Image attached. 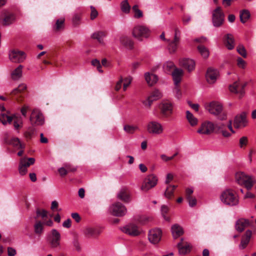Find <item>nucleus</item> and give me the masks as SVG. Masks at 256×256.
I'll list each match as a JSON object with an SVG mask.
<instances>
[{
    "instance_id": "1",
    "label": "nucleus",
    "mask_w": 256,
    "mask_h": 256,
    "mask_svg": "<svg viewBox=\"0 0 256 256\" xmlns=\"http://www.w3.org/2000/svg\"><path fill=\"white\" fill-rule=\"evenodd\" d=\"M220 199L224 204L230 206H236L239 202L236 193L230 188L226 189L222 192Z\"/></svg>"
},
{
    "instance_id": "2",
    "label": "nucleus",
    "mask_w": 256,
    "mask_h": 256,
    "mask_svg": "<svg viewBox=\"0 0 256 256\" xmlns=\"http://www.w3.org/2000/svg\"><path fill=\"white\" fill-rule=\"evenodd\" d=\"M223 126V124L215 125L212 122L206 120L201 124L200 128L197 130V132L200 134L208 136L212 134L215 130H221Z\"/></svg>"
},
{
    "instance_id": "3",
    "label": "nucleus",
    "mask_w": 256,
    "mask_h": 256,
    "mask_svg": "<svg viewBox=\"0 0 256 256\" xmlns=\"http://www.w3.org/2000/svg\"><path fill=\"white\" fill-rule=\"evenodd\" d=\"M236 180L239 184L244 186L248 190L252 188L254 182L252 176L247 175L242 172L236 174Z\"/></svg>"
},
{
    "instance_id": "4",
    "label": "nucleus",
    "mask_w": 256,
    "mask_h": 256,
    "mask_svg": "<svg viewBox=\"0 0 256 256\" xmlns=\"http://www.w3.org/2000/svg\"><path fill=\"white\" fill-rule=\"evenodd\" d=\"M174 40L168 41V49L170 54L174 53L176 51L180 40L181 32L177 26L174 27Z\"/></svg>"
},
{
    "instance_id": "5",
    "label": "nucleus",
    "mask_w": 256,
    "mask_h": 256,
    "mask_svg": "<svg viewBox=\"0 0 256 256\" xmlns=\"http://www.w3.org/2000/svg\"><path fill=\"white\" fill-rule=\"evenodd\" d=\"M146 130L150 134L160 135L163 132L164 128L162 124L158 122L152 120L147 124Z\"/></svg>"
},
{
    "instance_id": "6",
    "label": "nucleus",
    "mask_w": 256,
    "mask_h": 256,
    "mask_svg": "<svg viewBox=\"0 0 256 256\" xmlns=\"http://www.w3.org/2000/svg\"><path fill=\"white\" fill-rule=\"evenodd\" d=\"M150 34V30L144 26H136L132 30L133 36L139 40H142L143 38H148Z\"/></svg>"
},
{
    "instance_id": "7",
    "label": "nucleus",
    "mask_w": 256,
    "mask_h": 256,
    "mask_svg": "<svg viewBox=\"0 0 256 256\" xmlns=\"http://www.w3.org/2000/svg\"><path fill=\"white\" fill-rule=\"evenodd\" d=\"M30 120L32 125L41 126L44 124V118L42 112L38 109H34Z\"/></svg>"
},
{
    "instance_id": "8",
    "label": "nucleus",
    "mask_w": 256,
    "mask_h": 256,
    "mask_svg": "<svg viewBox=\"0 0 256 256\" xmlns=\"http://www.w3.org/2000/svg\"><path fill=\"white\" fill-rule=\"evenodd\" d=\"M110 210L111 214L116 216H122L127 212L126 206L120 202L114 203L110 206Z\"/></svg>"
},
{
    "instance_id": "9",
    "label": "nucleus",
    "mask_w": 256,
    "mask_h": 256,
    "mask_svg": "<svg viewBox=\"0 0 256 256\" xmlns=\"http://www.w3.org/2000/svg\"><path fill=\"white\" fill-rule=\"evenodd\" d=\"M158 180L157 177L154 174L148 176L144 180L141 186L142 190L144 192L148 191L156 185Z\"/></svg>"
},
{
    "instance_id": "10",
    "label": "nucleus",
    "mask_w": 256,
    "mask_h": 256,
    "mask_svg": "<svg viewBox=\"0 0 256 256\" xmlns=\"http://www.w3.org/2000/svg\"><path fill=\"white\" fill-rule=\"evenodd\" d=\"M48 240L51 248H60V234L56 229H52L51 234L48 237Z\"/></svg>"
},
{
    "instance_id": "11",
    "label": "nucleus",
    "mask_w": 256,
    "mask_h": 256,
    "mask_svg": "<svg viewBox=\"0 0 256 256\" xmlns=\"http://www.w3.org/2000/svg\"><path fill=\"white\" fill-rule=\"evenodd\" d=\"M224 21V14L220 7L216 8L212 12V22L216 27L221 26Z\"/></svg>"
},
{
    "instance_id": "12",
    "label": "nucleus",
    "mask_w": 256,
    "mask_h": 256,
    "mask_svg": "<svg viewBox=\"0 0 256 256\" xmlns=\"http://www.w3.org/2000/svg\"><path fill=\"white\" fill-rule=\"evenodd\" d=\"M247 113L243 112L237 114L234 120V126L236 128H242L246 126L248 124Z\"/></svg>"
},
{
    "instance_id": "13",
    "label": "nucleus",
    "mask_w": 256,
    "mask_h": 256,
    "mask_svg": "<svg viewBox=\"0 0 256 256\" xmlns=\"http://www.w3.org/2000/svg\"><path fill=\"white\" fill-rule=\"evenodd\" d=\"M9 58L13 62L20 63L25 60L26 54L22 51L12 50L9 54Z\"/></svg>"
},
{
    "instance_id": "14",
    "label": "nucleus",
    "mask_w": 256,
    "mask_h": 256,
    "mask_svg": "<svg viewBox=\"0 0 256 256\" xmlns=\"http://www.w3.org/2000/svg\"><path fill=\"white\" fill-rule=\"evenodd\" d=\"M162 232L160 229L154 228L149 231L148 238L152 244H157L161 239Z\"/></svg>"
},
{
    "instance_id": "15",
    "label": "nucleus",
    "mask_w": 256,
    "mask_h": 256,
    "mask_svg": "<svg viewBox=\"0 0 256 256\" xmlns=\"http://www.w3.org/2000/svg\"><path fill=\"white\" fill-rule=\"evenodd\" d=\"M252 224V220L242 218L236 222L235 228L238 232H242L246 228L251 226Z\"/></svg>"
},
{
    "instance_id": "16",
    "label": "nucleus",
    "mask_w": 256,
    "mask_h": 256,
    "mask_svg": "<svg viewBox=\"0 0 256 256\" xmlns=\"http://www.w3.org/2000/svg\"><path fill=\"white\" fill-rule=\"evenodd\" d=\"M121 230L124 232L132 236H137L140 234V232L138 230V226L132 224H130L124 226Z\"/></svg>"
},
{
    "instance_id": "17",
    "label": "nucleus",
    "mask_w": 256,
    "mask_h": 256,
    "mask_svg": "<svg viewBox=\"0 0 256 256\" xmlns=\"http://www.w3.org/2000/svg\"><path fill=\"white\" fill-rule=\"evenodd\" d=\"M207 109L210 114L217 116L222 112V106L219 102H212L210 104Z\"/></svg>"
},
{
    "instance_id": "18",
    "label": "nucleus",
    "mask_w": 256,
    "mask_h": 256,
    "mask_svg": "<svg viewBox=\"0 0 256 256\" xmlns=\"http://www.w3.org/2000/svg\"><path fill=\"white\" fill-rule=\"evenodd\" d=\"M117 197L124 202H129L130 201V193L129 189L126 187L122 188L118 194Z\"/></svg>"
},
{
    "instance_id": "19",
    "label": "nucleus",
    "mask_w": 256,
    "mask_h": 256,
    "mask_svg": "<svg viewBox=\"0 0 256 256\" xmlns=\"http://www.w3.org/2000/svg\"><path fill=\"white\" fill-rule=\"evenodd\" d=\"M246 84H240L239 82H235L229 86L230 90L235 94H240L242 96L244 94V88Z\"/></svg>"
},
{
    "instance_id": "20",
    "label": "nucleus",
    "mask_w": 256,
    "mask_h": 256,
    "mask_svg": "<svg viewBox=\"0 0 256 256\" xmlns=\"http://www.w3.org/2000/svg\"><path fill=\"white\" fill-rule=\"evenodd\" d=\"M178 248L180 254H186L190 252L192 247L190 244L184 241L182 238L180 242L178 244Z\"/></svg>"
},
{
    "instance_id": "21",
    "label": "nucleus",
    "mask_w": 256,
    "mask_h": 256,
    "mask_svg": "<svg viewBox=\"0 0 256 256\" xmlns=\"http://www.w3.org/2000/svg\"><path fill=\"white\" fill-rule=\"evenodd\" d=\"M218 74V72L216 70L212 68H208L206 74V79L209 84H214L216 81Z\"/></svg>"
},
{
    "instance_id": "22",
    "label": "nucleus",
    "mask_w": 256,
    "mask_h": 256,
    "mask_svg": "<svg viewBox=\"0 0 256 256\" xmlns=\"http://www.w3.org/2000/svg\"><path fill=\"white\" fill-rule=\"evenodd\" d=\"M252 236V232L250 230H247L245 234L242 236L239 248L244 250L248 245Z\"/></svg>"
},
{
    "instance_id": "23",
    "label": "nucleus",
    "mask_w": 256,
    "mask_h": 256,
    "mask_svg": "<svg viewBox=\"0 0 256 256\" xmlns=\"http://www.w3.org/2000/svg\"><path fill=\"white\" fill-rule=\"evenodd\" d=\"M180 65L187 69L188 72L193 70L195 68V62L191 59L182 58L179 61Z\"/></svg>"
},
{
    "instance_id": "24",
    "label": "nucleus",
    "mask_w": 256,
    "mask_h": 256,
    "mask_svg": "<svg viewBox=\"0 0 256 256\" xmlns=\"http://www.w3.org/2000/svg\"><path fill=\"white\" fill-rule=\"evenodd\" d=\"M162 114L165 117L170 116L172 112V106L170 103L162 102L160 106Z\"/></svg>"
},
{
    "instance_id": "25",
    "label": "nucleus",
    "mask_w": 256,
    "mask_h": 256,
    "mask_svg": "<svg viewBox=\"0 0 256 256\" xmlns=\"http://www.w3.org/2000/svg\"><path fill=\"white\" fill-rule=\"evenodd\" d=\"M184 72L182 69L176 68L172 73V76L174 84L178 86L182 80V77Z\"/></svg>"
},
{
    "instance_id": "26",
    "label": "nucleus",
    "mask_w": 256,
    "mask_h": 256,
    "mask_svg": "<svg viewBox=\"0 0 256 256\" xmlns=\"http://www.w3.org/2000/svg\"><path fill=\"white\" fill-rule=\"evenodd\" d=\"M224 42L228 49L231 50L234 48L235 43L234 36L230 34H227L224 36Z\"/></svg>"
},
{
    "instance_id": "27",
    "label": "nucleus",
    "mask_w": 256,
    "mask_h": 256,
    "mask_svg": "<svg viewBox=\"0 0 256 256\" xmlns=\"http://www.w3.org/2000/svg\"><path fill=\"white\" fill-rule=\"evenodd\" d=\"M172 232L173 238L176 239L181 236L184 234V230L178 224H175L172 226Z\"/></svg>"
},
{
    "instance_id": "28",
    "label": "nucleus",
    "mask_w": 256,
    "mask_h": 256,
    "mask_svg": "<svg viewBox=\"0 0 256 256\" xmlns=\"http://www.w3.org/2000/svg\"><path fill=\"white\" fill-rule=\"evenodd\" d=\"M64 22L65 19L64 18L58 19L52 26L54 31L58 32L64 30Z\"/></svg>"
},
{
    "instance_id": "29",
    "label": "nucleus",
    "mask_w": 256,
    "mask_h": 256,
    "mask_svg": "<svg viewBox=\"0 0 256 256\" xmlns=\"http://www.w3.org/2000/svg\"><path fill=\"white\" fill-rule=\"evenodd\" d=\"M14 126L18 131L23 126V120L19 114H14Z\"/></svg>"
},
{
    "instance_id": "30",
    "label": "nucleus",
    "mask_w": 256,
    "mask_h": 256,
    "mask_svg": "<svg viewBox=\"0 0 256 256\" xmlns=\"http://www.w3.org/2000/svg\"><path fill=\"white\" fill-rule=\"evenodd\" d=\"M145 79L149 86H152L158 80V78L156 74L146 72L144 74Z\"/></svg>"
},
{
    "instance_id": "31",
    "label": "nucleus",
    "mask_w": 256,
    "mask_h": 256,
    "mask_svg": "<svg viewBox=\"0 0 256 256\" xmlns=\"http://www.w3.org/2000/svg\"><path fill=\"white\" fill-rule=\"evenodd\" d=\"M23 66L19 65L11 73L12 78L14 80H18L22 76V70Z\"/></svg>"
},
{
    "instance_id": "32",
    "label": "nucleus",
    "mask_w": 256,
    "mask_h": 256,
    "mask_svg": "<svg viewBox=\"0 0 256 256\" xmlns=\"http://www.w3.org/2000/svg\"><path fill=\"white\" fill-rule=\"evenodd\" d=\"M15 20V15L12 13H8L5 14L3 18L2 24L5 26H8L12 24Z\"/></svg>"
},
{
    "instance_id": "33",
    "label": "nucleus",
    "mask_w": 256,
    "mask_h": 256,
    "mask_svg": "<svg viewBox=\"0 0 256 256\" xmlns=\"http://www.w3.org/2000/svg\"><path fill=\"white\" fill-rule=\"evenodd\" d=\"M9 144L12 145L14 147L18 149H24L25 148V144H22L18 138H12L10 140Z\"/></svg>"
},
{
    "instance_id": "34",
    "label": "nucleus",
    "mask_w": 256,
    "mask_h": 256,
    "mask_svg": "<svg viewBox=\"0 0 256 256\" xmlns=\"http://www.w3.org/2000/svg\"><path fill=\"white\" fill-rule=\"evenodd\" d=\"M106 36V32L104 31H98L94 32L92 38L94 39L97 40L100 43L103 42V38Z\"/></svg>"
},
{
    "instance_id": "35",
    "label": "nucleus",
    "mask_w": 256,
    "mask_h": 256,
    "mask_svg": "<svg viewBox=\"0 0 256 256\" xmlns=\"http://www.w3.org/2000/svg\"><path fill=\"white\" fill-rule=\"evenodd\" d=\"M250 16V12L247 10H243L240 12V22L244 24L248 21Z\"/></svg>"
},
{
    "instance_id": "36",
    "label": "nucleus",
    "mask_w": 256,
    "mask_h": 256,
    "mask_svg": "<svg viewBox=\"0 0 256 256\" xmlns=\"http://www.w3.org/2000/svg\"><path fill=\"white\" fill-rule=\"evenodd\" d=\"M34 162L35 159L34 158H23L20 160V164L27 168L30 165L34 164Z\"/></svg>"
},
{
    "instance_id": "37",
    "label": "nucleus",
    "mask_w": 256,
    "mask_h": 256,
    "mask_svg": "<svg viewBox=\"0 0 256 256\" xmlns=\"http://www.w3.org/2000/svg\"><path fill=\"white\" fill-rule=\"evenodd\" d=\"M186 118L190 123V124L192 126H194L197 125L198 122V119L194 116V115L190 113L189 111H186Z\"/></svg>"
},
{
    "instance_id": "38",
    "label": "nucleus",
    "mask_w": 256,
    "mask_h": 256,
    "mask_svg": "<svg viewBox=\"0 0 256 256\" xmlns=\"http://www.w3.org/2000/svg\"><path fill=\"white\" fill-rule=\"evenodd\" d=\"M36 129L33 126H30L24 133L25 138L27 139H31L34 135Z\"/></svg>"
},
{
    "instance_id": "39",
    "label": "nucleus",
    "mask_w": 256,
    "mask_h": 256,
    "mask_svg": "<svg viewBox=\"0 0 256 256\" xmlns=\"http://www.w3.org/2000/svg\"><path fill=\"white\" fill-rule=\"evenodd\" d=\"M120 9L125 14H128L130 12V6L127 0H123L120 3Z\"/></svg>"
},
{
    "instance_id": "40",
    "label": "nucleus",
    "mask_w": 256,
    "mask_h": 256,
    "mask_svg": "<svg viewBox=\"0 0 256 256\" xmlns=\"http://www.w3.org/2000/svg\"><path fill=\"white\" fill-rule=\"evenodd\" d=\"M43 224L40 221H37L34 225V232L40 235L43 232Z\"/></svg>"
},
{
    "instance_id": "41",
    "label": "nucleus",
    "mask_w": 256,
    "mask_h": 256,
    "mask_svg": "<svg viewBox=\"0 0 256 256\" xmlns=\"http://www.w3.org/2000/svg\"><path fill=\"white\" fill-rule=\"evenodd\" d=\"M132 10L134 12V18H140L143 16V12L139 9L137 4H135L132 7Z\"/></svg>"
},
{
    "instance_id": "42",
    "label": "nucleus",
    "mask_w": 256,
    "mask_h": 256,
    "mask_svg": "<svg viewBox=\"0 0 256 256\" xmlns=\"http://www.w3.org/2000/svg\"><path fill=\"white\" fill-rule=\"evenodd\" d=\"M176 188V186H174V185L168 186L167 187V188L166 190L165 193H164V195H165L166 197L167 198H171L173 196L174 190H175V188Z\"/></svg>"
},
{
    "instance_id": "43",
    "label": "nucleus",
    "mask_w": 256,
    "mask_h": 256,
    "mask_svg": "<svg viewBox=\"0 0 256 256\" xmlns=\"http://www.w3.org/2000/svg\"><path fill=\"white\" fill-rule=\"evenodd\" d=\"M198 49L199 52L200 54L204 58H208L209 56V51L207 48H206L203 45H200L198 46Z\"/></svg>"
},
{
    "instance_id": "44",
    "label": "nucleus",
    "mask_w": 256,
    "mask_h": 256,
    "mask_svg": "<svg viewBox=\"0 0 256 256\" xmlns=\"http://www.w3.org/2000/svg\"><path fill=\"white\" fill-rule=\"evenodd\" d=\"M26 88V86L24 84H22L14 88L10 93V94L16 95L18 93H21Z\"/></svg>"
},
{
    "instance_id": "45",
    "label": "nucleus",
    "mask_w": 256,
    "mask_h": 256,
    "mask_svg": "<svg viewBox=\"0 0 256 256\" xmlns=\"http://www.w3.org/2000/svg\"><path fill=\"white\" fill-rule=\"evenodd\" d=\"M120 42L122 44L130 48H132L133 47V42L127 37L121 38Z\"/></svg>"
},
{
    "instance_id": "46",
    "label": "nucleus",
    "mask_w": 256,
    "mask_h": 256,
    "mask_svg": "<svg viewBox=\"0 0 256 256\" xmlns=\"http://www.w3.org/2000/svg\"><path fill=\"white\" fill-rule=\"evenodd\" d=\"M138 128L137 126H131L128 124L125 125L124 127V130L127 133L130 134H134V132Z\"/></svg>"
},
{
    "instance_id": "47",
    "label": "nucleus",
    "mask_w": 256,
    "mask_h": 256,
    "mask_svg": "<svg viewBox=\"0 0 256 256\" xmlns=\"http://www.w3.org/2000/svg\"><path fill=\"white\" fill-rule=\"evenodd\" d=\"M90 19L92 20L96 19L98 16V13L96 8L92 6H90Z\"/></svg>"
},
{
    "instance_id": "48",
    "label": "nucleus",
    "mask_w": 256,
    "mask_h": 256,
    "mask_svg": "<svg viewBox=\"0 0 256 256\" xmlns=\"http://www.w3.org/2000/svg\"><path fill=\"white\" fill-rule=\"evenodd\" d=\"M237 52H238L240 54L242 57L246 58L247 56L246 50L242 45H239L237 47Z\"/></svg>"
},
{
    "instance_id": "49",
    "label": "nucleus",
    "mask_w": 256,
    "mask_h": 256,
    "mask_svg": "<svg viewBox=\"0 0 256 256\" xmlns=\"http://www.w3.org/2000/svg\"><path fill=\"white\" fill-rule=\"evenodd\" d=\"M132 80V78L131 76H128L126 78L123 80L124 84H123V90L124 91L126 90L127 88L130 86Z\"/></svg>"
},
{
    "instance_id": "50",
    "label": "nucleus",
    "mask_w": 256,
    "mask_h": 256,
    "mask_svg": "<svg viewBox=\"0 0 256 256\" xmlns=\"http://www.w3.org/2000/svg\"><path fill=\"white\" fill-rule=\"evenodd\" d=\"M36 218L42 217V218L47 217L48 212L44 210L38 209L36 211Z\"/></svg>"
},
{
    "instance_id": "51",
    "label": "nucleus",
    "mask_w": 256,
    "mask_h": 256,
    "mask_svg": "<svg viewBox=\"0 0 256 256\" xmlns=\"http://www.w3.org/2000/svg\"><path fill=\"white\" fill-rule=\"evenodd\" d=\"M156 99H154L152 96H149L147 100H144L143 102V104L145 106L150 108L153 102L155 101Z\"/></svg>"
},
{
    "instance_id": "52",
    "label": "nucleus",
    "mask_w": 256,
    "mask_h": 256,
    "mask_svg": "<svg viewBox=\"0 0 256 256\" xmlns=\"http://www.w3.org/2000/svg\"><path fill=\"white\" fill-rule=\"evenodd\" d=\"M248 143V139L246 136H242L240 139V146L242 148L246 146Z\"/></svg>"
},
{
    "instance_id": "53",
    "label": "nucleus",
    "mask_w": 256,
    "mask_h": 256,
    "mask_svg": "<svg viewBox=\"0 0 256 256\" xmlns=\"http://www.w3.org/2000/svg\"><path fill=\"white\" fill-rule=\"evenodd\" d=\"M188 202L189 206L190 207H194L196 206L197 203L196 199L195 197H190L189 198H186Z\"/></svg>"
},
{
    "instance_id": "54",
    "label": "nucleus",
    "mask_w": 256,
    "mask_h": 256,
    "mask_svg": "<svg viewBox=\"0 0 256 256\" xmlns=\"http://www.w3.org/2000/svg\"><path fill=\"white\" fill-rule=\"evenodd\" d=\"M30 110V106L28 105H24L21 109L20 112L24 116L26 117L27 116V112Z\"/></svg>"
},
{
    "instance_id": "55",
    "label": "nucleus",
    "mask_w": 256,
    "mask_h": 256,
    "mask_svg": "<svg viewBox=\"0 0 256 256\" xmlns=\"http://www.w3.org/2000/svg\"><path fill=\"white\" fill-rule=\"evenodd\" d=\"M84 234L88 236H92L94 234V230L90 228H86L84 230Z\"/></svg>"
},
{
    "instance_id": "56",
    "label": "nucleus",
    "mask_w": 256,
    "mask_h": 256,
    "mask_svg": "<svg viewBox=\"0 0 256 256\" xmlns=\"http://www.w3.org/2000/svg\"><path fill=\"white\" fill-rule=\"evenodd\" d=\"M18 170L20 174L22 176L25 175L28 172L27 168L20 164H19L18 166Z\"/></svg>"
},
{
    "instance_id": "57",
    "label": "nucleus",
    "mask_w": 256,
    "mask_h": 256,
    "mask_svg": "<svg viewBox=\"0 0 256 256\" xmlns=\"http://www.w3.org/2000/svg\"><path fill=\"white\" fill-rule=\"evenodd\" d=\"M246 62L241 58H238L237 60V64L241 68H244L246 66Z\"/></svg>"
},
{
    "instance_id": "58",
    "label": "nucleus",
    "mask_w": 256,
    "mask_h": 256,
    "mask_svg": "<svg viewBox=\"0 0 256 256\" xmlns=\"http://www.w3.org/2000/svg\"><path fill=\"white\" fill-rule=\"evenodd\" d=\"M150 96H152L154 99H156V100L160 98L162 96L161 93L158 90L154 91Z\"/></svg>"
},
{
    "instance_id": "59",
    "label": "nucleus",
    "mask_w": 256,
    "mask_h": 256,
    "mask_svg": "<svg viewBox=\"0 0 256 256\" xmlns=\"http://www.w3.org/2000/svg\"><path fill=\"white\" fill-rule=\"evenodd\" d=\"M194 192V190L192 188H186V198H189L192 197V196Z\"/></svg>"
},
{
    "instance_id": "60",
    "label": "nucleus",
    "mask_w": 256,
    "mask_h": 256,
    "mask_svg": "<svg viewBox=\"0 0 256 256\" xmlns=\"http://www.w3.org/2000/svg\"><path fill=\"white\" fill-rule=\"evenodd\" d=\"M2 117L3 119L6 118V122H8V124H11L12 121L14 120V114L12 115V116H8L4 114H2Z\"/></svg>"
},
{
    "instance_id": "61",
    "label": "nucleus",
    "mask_w": 256,
    "mask_h": 256,
    "mask_svg": "<svg viewBox=\"0 0 256 256\" xmlns=\"http://www.w3.org/2000/svg\"><path fill=\"white\" fill-rule=\"evenodd\" d=\"M80 16L78 14H75L72 18V22L76 26L80 24Z\"/></svg>"
},
{
    "instance_id": "62",
    "label": "nucleus",
    "mask_w": 256,
    "mask_h": 256,
    "mask_svg": "<svg viewBox=\"0 0 256 256\" xmlns=\"http://www.w3.org/2000/svg\"><path fill=\"white\" fill-rule=\"evenodd\" d=\"M58 171L60 173V174L62 176H66L68 174V170H66V167L60 168L58 169Z\"/></svg>"
},
{
    "instance_id": "63",
    "label": "nucleus",
    "mask_w": 256,
    "mask_h": 256,
    "mask_svg": "<svg viewBox=\"0 0 256 256\" xmlns=\"http://www.w3.org/2000/svg\"><path fill=\"white\" fill-rule=\"evenodd\" d=\"M8 256H14L16 254V250L12 248H8Z\"/></svg>"
},
{
    "instance_id": "64",
    "label": "nucleus",
    "mask_w": 256,
    "mask_h": 256,
    "mask_svg": "<svg viewBox=\"0 0 256 256\" xmlns=\"http://www.w3.org/2000/svg\"><path fill=\"white\" fill-rule=\"evenodd\" d=\"M72 217L76 220V222H80L81 219L80 215L77 212L72 213Z\"/></svg>"
}]
</instances>
